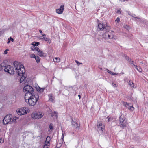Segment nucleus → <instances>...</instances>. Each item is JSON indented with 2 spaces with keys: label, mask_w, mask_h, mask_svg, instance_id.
<instances>
[{
  "label": "nucleus",
  "mask_w": 148,
  "mask_h": 148,
  "mask_svg": "<svg viewBox=\"0 0 148 148\" xmlns=\"http://www.w3.org/2000/svg\"><path fill=\"white\" fill-rule=\"evenodd\" d=\"M25 99L26 102L30 106L35 105L39 99V96L37 95L32 94L25 96Z\"/></svg>",
  "instance_id": "1"
},
{
  "label": "nucleus",
  "mask_w": 148,
  "mask_h": 148,
  "mask_svg": "<svg viewBox=\"0 0 148 148\" xmlns=\"http://www.w3.org/2000/svg\"><path fill=\"white\" fill-rule=\"evenodd\" d=\"M13 65L15 72L18 75H21L25 73V70L23 66L20 63L17 62H14Z\"/></svg>",
  "instance_id": "2"
},
{
  "label": "nucleus",
  "mask_w": 148,
  "mask_h": 148,
  "mask_svg": "<svg viewBox=\"0 0 148 148\" xmlns=\"http://www.w3.org/2000/svg\"><path fill=\"white\" fill-rule=\"evenodd\" d=\"M16 120V118H12V115L9 114L6 116L3 120V124L6 125L8 124H12L15 122Z\"/></svg>",
  "instance_id": "3"
},
{
  "label": "nucleus",
  "mask_w": 148,
  "mask_h": 148,
  "mask_svg": "<svg viewBox=\"0 0 148 148\" xmlns=\"http://www.w3.org/2000/svg\"><path fill=\"white\" fill-rule=\"evenodd\" d=\"M98 26L97 30L98 31H102L105 29L106 32H109L110 29V28L107 25V23L106 22H103L102 24L99 23Z\"/></svg>",
  "instance_id": "4"
},
{
  "label": "nucleus",
  "mask_w": 148,
  "mask_h": 148,
  "mask_svg": "<svg viewBox=\"0 0 148 148\" xmlns=\"http://www.w3.org/2000/svg\"><path fill=\"white\" fill-rule=\"evenodd\" d=\"M23 90L24 91L27 92L25 94V96H27L31 94H34L33 89L30 86L27 85L25 86L23 88Z\"/></svg>",
  "instance_id": "5"
},
{
  "label": "nucleus",
  "mask_w": 148,
  "mask_h": 148,
  "mask_svg": "<svg viewBox=\"0 0 148 148\" xmlns=\"http://www.w3.org/2000/svg\"><path fill=\"white\" fill-rule=\"evenodd\" d=\"M120 121V125L121 127L123 128L126 127V121L125 117L124 115L121 114L120 116L119 119Z\"/></svg>",
  "instance_id": "6"
},
{
  "label": "nucleus",
  "mask_w": 148,
  "mask_h": 148,
  "mask_svg": "<svg viewBox=\"0 0 148 148\" xmlns=\"http://www.w3.org/2000/svg\"><path fill=\"white\" fill-rule=\"evenodd\" d=\"M5 67L4 70L5 71L11 74H14V73L15 72V70H14V68L10 65H7V64Z\"/></svg>",
  "instance_id": "7"
},
{
  "label": "nucleus",
  "mask_w": 148,
  "mask_h": 148,
  "mask_svg": "<svg viewBox=\"0 0 148 148\" xmlns=\"http://www.w3.org/2000/svg\"><path fill=\"white\" fill-rule=\"evenodd\" d=\"M44 115V114L43 113L41 112H33L32 114V117L34 119H39L42 117Z\"/></svg>",
  "instance_id": "8"
},
{
  "label": "nucleus",
  "mask_w": 148,
  "mask_h": 148,
  "mask_svg": "<svg viewBox=\"0 0 148 148\" xmlns=\"http://www.w3.org/2000/svg\"><path fill=\"white\" fill-rule=\"evenodd\" d=\"M32 50H33L34 51H36L38 53L37 54L41 57H45L47 56L46 53H44L41 50L37 47H35L34 49H32Z\"/></svg>",
  "instance_id": "9"
},
{
  "label": "nucleus",
  "mask_w": 148,
  "mask_h": 148,
  "mask_svg": "<svg viewBox=\"0 0 148 148\" xmlns=\"http://www.w3.org/2000/svg\"><path fill=\"white\" fill-rule=\"evenodd\" d=\"M18 114L19 115L25 114L28 112V110H27V108L26 107H23L20 108L18 111H17Z\"/></svg>",
  "instance_id": "10"
},
{
  "label": "nucleus",
  "mask_w": 148,
  "mask_h": 148,
  "mask_svg": "<svg viewBox=\"0 0 148 148\" xmlns=\"http://www.w3.org/2000/svg\"><path fill=\"white\" fill-rule=\"evenodd\" d=\"M106 32V31L104 34L105 38H109L111 39H115L114 34L110 32H109L108 33L107 32Z\"/></svg>",
  "instance_id": "11"
},
{
  "label": "nucleus",
  "mask_w": 148,
  "mask_h": 148,
  "mask_svg": "<svg viewBox=\"0 0 148 148\" xmlns=\"http://www.w3.org/2000/svg\"><path fill=\"white\" fill-rule=\"evenodd\" d=\"M97 127L99 130L103 132L104 130L105 126L101 122H100L97 124Z\"/></svg>",
  "instance_id": "12"
},
{
  "label": "nucleus",
  "mask_w": 148,
  "mask_h": 148,
  "mask_svg": "<svg viewBox=\"0 0 148 148\" xmlns=\"http://www.w3.org/2000/svg\"><path fill=\"white\" fill-rule=\"evenodd\" d=\"M64 9V5H62L60 7V8L57 9L56 10V12L58 14H62V13Z\"/></svg>",
  "instance_id": "13"
},
{
  "label": "nucleus",
  "mask_w": 148,
  "mask_h": 148,
  "mask_svg": "<svg viewBox=\"0 0 148 148\" xmlns=\"http://www.w3.org/2000/svg\"><path fill=\"white\" fill-rule=\"evenodd\" d=\"M7 62V60H4L2 63L0 64V71L2 70L3 68L6 66Z\"/></svg>",
  "instance_id": "14"
},
{
  "label": "nucleus",
  "mask_w": 148,
  "mask_h": 148,
  "mask_svg": "<svg viewBox=\"0 0 148 148\" xmlns=\"http://www.w3.org/2000/svg\"><path fill=\"white\" fill-rule=\"evenodd\" d=\"M72 125L73 126L75 127L76 129H79V125H78L77 123L76 122L72 120L71 121Z\"/></svg>",
  "instance_id": "15"
},
{
  "label": "nucleus",
  "mask_w": 148,
  "mask_h": 148,
  "mask_svg": "<svg viewBox=\"0 0 148 148\" xmlns=\"http://www.w3.org/2000/svg\"><path fill=\"white\" fill-rule=\"evenodd\" d=\"M36 89L38 92L42 93L43 92L45 88H41L38 86V87H36Z\"/></svg>",
  "instance_id": "16"
},
{
  "label": "nucleus",
  "mask_w": 148,
  "mask_h": 148,
  "mask_svg": "<svg viewBox=\"0 0 148 148\" xmlns=\"http://www.w3.org/2000/svg\"><path fill=\"white\" fill-rule=\"evenodd\" d=\"M25 73L23 74V75H20V76H21L22 77L21 78L20 80V83H22L23 81L25 79H26V76H25Z\"/></svg>",
  "instance_id": "17"
},
{
  "label": "nucleus",
  "mask_w": 148,
  "mask_h": 148,
  "mask_svg": "<svg viewBox=\"0 0 148 148\" xmlns=\"http://www.w3.org/2000/svg\"><path fill=\"white\" fill-rule=\"evenodd\" d=\"M124 104L125 107L128 109H129V108L131 106H132V105L131 103H128L127 102H124Z\"/></svg>",
  "instance_id": "18"
},
{
  "label": "nucleus",
  "mask_w": 148,
  "mask_h": 148,
  "mask_svg": "<svg viewBox=\"0 0 148 148\" xmlns=\"http://www.w3.org/2000/svg\"><path fill=\"white\" fill-rule=\"evenodd\" d=\"M133 65L134 66L135 68L137 69L138 71L140 72H141L142 71V70L140 67H138L137 65H135L134 64H133Z\"/></svg>",
  "instance_id": "19"
},
{
  "label": "nucleus",
  "mask_w": 148,
  "mask_h": 148,
  "mask_svg": "<svg viewBox=\"0 0 148 148\" xmlns=\"http://www.w3.org/2000/svg\"><path fill=\"white\" fill-rule=\"evenodd\" d=\"M129 84L130 85L131 87H132L133 88H135L136 87V86L134 85V84L131 80L129 81Z\"/></svg>",
  "instance_id": "20"
},
{
  "label": "nucleus",
  "mask_w": 148,
  "mask_h": 148,
  "mask_svg": "<svg viewBox=\"0 0 148 148\" xmlns=\"http://www.w3.org/2000/svg\"><path fill=\"white\" fill-rule=\"evenodd\" d=\"M60 58L58 57H56L53 59L55 62L58 63L60 62Z\"/></svg>",
  "instance_id": "21"
},
{
  "label": "nucleus",
  "mask_w": 148,
  "mask_h": 148,
  "mask_svg": "<svg viewBox=\"0 0 148 148\" xmlns=\"http://www.w3.org/2000/svg\"><path fill=\"white\" fill-rule=\"evenodd\" d=\"M39 44V42H34L32 43V45L34 46H37Z\"/></svg>",
  "instance_id": "22"
},
{
  "label": "nucleus",
  "mask_w": 148,
  "mask_h": 148,
  "mask_svg": "<svg viewBox=\"0 0 148 148\" xmlns=\"http://www.w3.org/2000/svg\"><path fill=\"white\" fill-rule=\"evenodd\" d=\"M14 41L13 39L11 37H10V38L8 39V41L7 42V43H9L10 42V41L13 42Z\"/></svg>",
  "instance_id": "23"
},
{
  "label": "nucleus",
  "mask_w": 148,
  "mask_h": 148,
  "mask_svg": "<svg viewBox=\"0 0 148 148\" xmlns=\"http://www.w3.org/2000/svg\"><path fill=\"white\" fill-rule=\"evenodd\" d=\"M35 58L36 61V62L37 63H38L40 62V59L39 57L38 56H36V57Z\"/></svg>",
  "instance_id": "24"
},
{
  "label": "nucleus",
  "mask_w": 148,
  "mask_h": 148,
  "mask_svg": "<svg viewBox=\"0 0 148 148\" xmlns=\"http://www.w3.org/2000/svg\"><path fill=\"white\" fill-rule=\"evenodd\" d=\"M58 113L56 111H54V112L52 114V116H53L54 115H55L56 116L57 118L58 116Z\"/></svg>",
  "instance_id": "25"
},
{
  "label": "nucleus",
  "mask_w": 148,
  "mask_h": 148,
  "mask_svg": "<svg viewBox=\"0 0 148 148\" xmlns=\"http://www.w3.org/2000/svg\"><path fill=\"white\" fill-rule=\"evenodd\" d=\"M49 147V145L47 144H45L44 145L43 148H48Z\"/></svg>",
  "instance_id": "26"
},
{
  "label": "nucleus",
  "mask_w": 148,
  "mask_h": 148,
  "mask_svg": "<svg viewBox=\"0 0 148 148\" xmlns=\"http://www.w3.org/2000/svg\"><path fill=\"white\" fill-rule=\"evenodd\" d=\"M36 56L34 54H32L30 55V57L31 58H35Z\"/></svg>",
  "instance_id": "27"
},
{
  "label": "nucleus",
  "mask_w": 148,
  "mask_h": 148,
  "mask_svg": "<svg viewBox=\"0 0 148 148\" xmlns=\"http://www.w3.org/2000/svg\"><path fill=\"white\" fill-rule=\"evenodd\" d=\"M128 109L131 111H133L134 110V108L132 106H131L129 108V109Z\"/></svg>",
  "instance_id": "28"
},
{
  "label": "nucleus",
  "mask_w": 148,
  "mask_h": 148,
  "mask_svg": "<svg viewBox=\"0 0 148 148\" xmlns=\"http://www.w3.org/2000/svg\"><path fill=\"white\" fill-rule=\"evenodd\" d=\"M9 51V49H7L5 50L4 53H3L4 54H6L8 53V51Z\"/></svg>",
  "instance_id": "29"
},
{
  "label": "nucleus",
  "mask_w": 148,
  "mask_h": 148,
  "mask_svg": "<svg viewBox=\"0 0 148 148\" xmlns=\"http://www.w3.org/2000/svg\"><path fill=\"white\" fill-rule=\"evenodd\" d=\"M49 128L50 130H53V127L52 126V125L51 124L49 125Z\"/></svg>",
  "instance_id": "30"
},
{
  "label": "nucleus",
  "mask_w": 148,
  "mask_h": 148,
  "mask_svg": "<svg viewBox=\"0 0 148 148\" xmlns=\"http://www.w3.org/2000/svg\"><path fill=\"white\" fill-rule=\"evenodd\" d=\"M112 85L113 86L115 87H116L118 86V85L117 84L114 82L112 83Z\"/></svg>",
  "instance_id": "31"
},
{
  "label": "nucleus",
  "mask_w": 148,
  "mask_h": 148,
  "mask_svg": "<svg viewBox=\"0 0 148 148\" xmlns=\"http://www.w3.org/2000/svg\"><path fill=\"white\" fill-rule=\"evenodd\" d=\"M124 28L126 29H128L130 28L129 26L127 25H125L124 26Z\"/></svg>",
  "instance_id": "32"
},
{
  "label": "nucleus",
  "mask_w": 148,
  "mask_h": 148,
  "mask_svg": "<svg viewBox=\"0 0 148 148\" xmlns=\"http://www.w3.org/2000/svg\"><path fill=\"white\" fill-rule=\"evenodd\" d=\"M131 16L132 17H134V18H136L137 19H140V18L139 17H136V15L135 14H134V15H131Z\"/></svg>",
  "instance_id": "33"
},
{
  "label": "nucleus",
  "mask_w": 148,
  "mask_h": 148,
  "mask_svg": "<svg viewBox=\"0 0 148 148\" xmlns=\"http://www.w3.org/2000/svg\"><path fill=\"white\" fill-rule=\"evenodd\" d=\"M75 62L77 64V65L78 66L80 64H82V63H81L79 62L78 61H77V60H75Z\"/></svg>",
  "instance_id": "34"
},
{
  "label": "nucleus",
  "mask_w": 148,
  "mask_h": 148,
  "mask_svg": "<svg viewBox=\"0 0 148 148\" xmlns=\"http://www.w3.org/2000/svg\"><path fill=\"white\" fill-rule=\"evenodd\" d=\"M46 140L50 141V137L49 136H48L46 138Z\"/></svg>",
  "instance_id": "35"
},
{
  "label": "nucleus",
  "mask_w": 148,
  "mask_h": 148,
  "mask_svg": "<svg viewBox=\"0 0 148 148\" xmlns=\"http://www.w3.org/2000/svg\"><path fill=\"white\" fill-rule=\"evenodd\" d=\"M125 57V58L126 59V60H127L128 61H130L131 59L129 58V57L127 56H126Z\"/></svg>",
  "instance_id": "36"
},
{
  "label": "nucleus",
  "mask_w": 148,
  "mask_h": 148,
  "mask_svg": "<svg viewBox=\"0 0 148 148\" xmlns=\"http://www.w3.org/2000/svg\"><path fill=\"white\" fill-rule=\"evenodd\" d=\"M116 22L117 23H119L120 21V19L119 18L117 17L116 19L115 20Z\"/></svg>",
  "instance_id": "37"
},
{
  "label": "nucleus",
  "mask_w": 148,
  "mask_h": 148,
  "mask_svg": "<svg viewBox=\"0 0 148 148\" xmlns=\"http://www.w3.org/2000/svg\"><path fill=\"white\" fill-rule=\"evenodd\" d=\"M117 13L119 14H121V10H118L117 12Z\"/></svg>",
  "instance_id": "38"
},
{
  "label": "nucleus",
  "mask_w": 148,
  "mask_h": 148,
  "mask_svg": "<svg viewBox=\"0 0 148 148\" xmlns=\"http://www.w3.org/2000/svg\"><path fill=\"white\" fill-rule=\"evenodd\" d=\"M118 74V73H117L111 72V74L112 75H117Z\"/></svg>",
  "instance_id": "39"
},
{
  "label": "nucleus",
  "mask_w": 148,
  "mask_h": 148,
  "mask_svg": "<svg viewBox=\"0 0 148 148\" xmlns=\"http://www.w3.org/2000/svg\"><path fill=\"white\" fill-rule=\"evenodd\" d=\"M4 33V31L3 30L0 31V36H1Z\"/></svg>",
  "instance_id": "40"
},
{
  "label": "nucleus",
  "mask_w": 148,
  "mask_h": 148,
  "mask_svg": "<svg viewBox=\"0 0 148 148\" xmlns=\"http://www.w3.org/2000/svg\"><path fill=\"white\" fill-rule=\"evenodd\" d=\"M105 70L106 71L108 72V73H110V74H111L112 72L110 71L108 69H106Z\"/></svg>",
  "instance_id": "41"
},
{
  "label": "nucleus",
  "mask_w": 148,
  "mask_h": 148,
  "mask_svg": "<svg viewBox=\"0 0 148 148\" xmlns=\"http://www.w3.org/2000/svg\"><path fill=\"white\" fill-rule=\"evenodd\" d=\"M0 142L1 143H3L4 142V140L3 138H0Z\"/></svg>",
  "instance_id": "42"
},
{
  "label": "nucleus",
  "mask_w": 148,
  "mask_h": 148,
  "mask_svg": "<svg viewBox=\"0 0 148 148\" xmlns=\"http://www.w3.org/2000/svg\"><path fill=\"white\" fill-rule=\"evenodd\" d=\"M54 98L52 97V98H50L49 99V100L50 101H52V102H53V101L54 100Z\"/></svg>",
  "instance_id": "43"
},
{
  "label": "nucleus",
  "mask_w": 148,
  "mask_h": 148,
  "mask_svg": "<svg viewBox=\"0 0 148 148\" xmlns=\"http://www.w3.org/2000/svg\"><path fill=\"white\" fill-rule=\"evenodd\" d=\"M64 132L62 133V140L64 141Z\"/></svg>",
  "instance_id": "44"
},
{
  "label": "nucleus",
  "mask_w": 148,
  "mask_h": 148,
  "mask_svg": "<svg viewBox=\"0 0 148 148\" xmlns=\"http://www.w3.org/2000/svg\"><path fill=\"white\" fill-rule=\"evenodd\" d=\"M43 39H44V40L45 41H47L48 40V39L47 38H45L44 37Z\"/></svg>",
  "instance_id": "45"
},
{
  "label": "nucleus",
  "mask_w": 148,
  "mask_h": 148,
  "mask_svg": "<svg viewBox=\"0 0 148 148\" xmlns=\"http://www.w3.org/2000/svg\"><path fill=\"white\" fill-rule=\"evenodd\" d=\"M48 96L49 99L52 98V94H50L48 95Z\"/></svg>",
  "instance_id": "46"
},
{
  "label": "nucleus",
  "mask_w": 148,
  "mask_h": 148,
  "mask_svg": "<svg viewBox=\"0 0 148 148\" xmlns=\"http://www.w3.org/2000/svg\"><path fill=\"white\" fill-rule=\"evenodd\" d=\"M49 142H50V141H47V140H46L45 143V144H49Z\"/></svg>",
  "instance_id": "47"
},
{
  "label": "nucleus",
  "mask_w": 148,
  "mask_h": 148,
  "mask_svg": "<svg viewBox=\"0 0 148 148\" xmlns=\"http://www.w3.org/2000/svg\"><path fill=\"white\" fill-rule=\"evenodd\" d=\"M129 62L130 63V64H133V63L134 62L133 61H131V60H130V61H129Z\"/></svg>",
  "instance_id": "48"
},
{
  "label": "nucleus",
  "mask_w": 148,
  "mask_h": 148,
  "mask_svg": "<svg viewBox=\"0 0 148 148\" xmlns=\"http://www.w3.org/2000/svg\"><path fill=\"white\" fill-rule=\"evenodd\" d=\"M42 34V36L44 37V36H46V35L45 34Z\"/></svg>",
  "instance_id": "49"
},
{
  "label": "nucleus",
  "mask_w": 148,
  "mask_h": 148,
  "mask_svg": "<svg viewBox=\"0 0 148 148\" xmlns=\"http://www.w3.org/2000/svg\"><path fill=\"white\" fill-rule=\"evenodd\" d=\"M121 0V1L122 2H124V1H127L128 0Z\"/></svg>",
  "instance_id": "50"
},
{
  "label": "nucleus",
  "mask_w": 148,
  "mask_h": 148,
  "mask_svg": "<svg viewBox=\"0 0 148 148\" xmlns=\"http://www.w3.org/2000/svg\"><path fill=\"white\" fill-rule=\"evenodd\" d=\"M127 12L128 13V14L129 15H130V16H131V15H131V14H130V12Z\"/></svg>",
  "instance_id": "51"
},
{
  "label": "nucleus",
  "mask_w": 148,
  "mask_h": 148,
  "mask_svg": "<svg viewBox=\"0 0 148 148\" xmlns=\"http://www.w3.org/2000/svg\"><path fill=\"white\" fill-rule=\"evenodd\" d=\"M39 32H40V33H42V31L40 29L39 30Z\"/></svg>",
  "instance_id": "52"
},
{
  "label": "nucleus",
  "mask_w": 148,
  "mask_h": 148,
  "mask_svg": "<svg viewBox=\"0 0 148 148\" xmlns=\"http://www.w3.org/2000/svg\"><path fill=\"white\" fill-rule=\"evenodd\" d=\"M70 133H71V134H72V135H73V134H74V132H70Z\"/></svg>",
  "instance_id": "53"
},
{
  "label": "nucleus",
  "mask_w": 148,
  "mask_h": 148,
  "mask_svg": "<svg viewBox=\"0 0 148 148\" xmlns=\"http://www.w3.org/2000/svg\"><path fill=\"white\" fill-rule=\"evenodd\" d=\"M78 97H79V99H80V98H81V96L80 95H78Z\"/></svg>",
  "instance_id": "54"
},
{
  "label": "nucleus",
  "mask_w": 148,
  "mask_h": 148,
  "mask_svg": "<svg viewBox=\"0 0 148 148\" xmlns=\"http://www.w3.org/2000/svg\"><path fill=\"white\" fill-rule=\"evenodd\" d=\"M111 32H114V31H111Z\"/></svg>",
  "instance_id": "55"
},
{
  "label": "nucleus",
  "mask_w": 148,
  "mask_h": 148,
  "mask_svg": "<svg viewBox=\"0 0 148 148\" xmlns=\"http://www.w3.org/2000/svg\"><path fill=\"white\" fill-rule=\"evenodd\" d=\"M55 148H58V147H55Z\"/></svg>",
  "instance_id": "56"
},
{
  "label": "nucleus",
  "mask_w": 148,
  "mask_h": 148,
  "mask_svg": "<svg viewBox=\"0 0 148 148\" xmlns=\"http://www.w3.org/2000/svg\"><path fill=\"white\" fill-rule=\"evenodd\" d=\"M141 63H142V64H143V62H141Z\"/></svg>",
  "instance_id": "57"
},
{
  "label": "nucleus",
  "mask_w": 148,
  "mask_h": 148,
  "mask_svg": "<svg viewBox=\"0 0 148 148\" xmlns=\"http://www.w3.org/2000/svg\"><path fill=\"white\" fill-rule=\"evenodd\" d=\"M131 148H134L132 147H131Z\"/></svg>",
  "instance_id": "58"
}]
</instances>
